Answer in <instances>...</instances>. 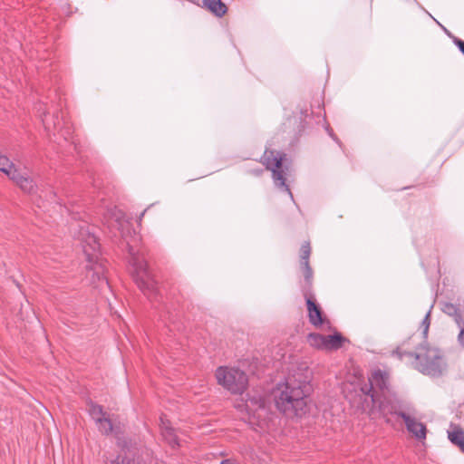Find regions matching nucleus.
<instances>
[{
	"label": "nucleus",
	"mask_w": 464,
	"mask_h": 464,
	"mask_svg": "<svg viewBox=\"0 0 464 464\" xmlns=\"http://www.w3.org/2000/svg\"><path fill=\"white\" fill-rule=\"evenodd\" d=\"M446 308L448 311L454 310V306L452 304H446Z\"/></svg>",
	"instance_id": "29"
},
{
	"label": "nucleus",
	"mask_w": 464,
	"mask_h": 464,
	"mask_svg": "<svg viewBox=\"0 0 464 464\" xmlns=\"http://www.w3.org/2000/svg\"><path fill=\"white\" fill-rule=\"evenodd\" d=\"M263 163L267 169L272 171V178L276 186L282 187L293 198L289 187L285 184V179L282 168L283 158L279 153L273 150H266L263 157Z\"/></svg>",
	"instance_id": "7"
},
{
	"label": "nucleus",
	"mask_w": 464,
	"mask_h": 464,
	"mask_svg": "<svg viewBox=\"0 0 464 464\" xmlns=\"http://www.w3.org/2000/svg\"><path fill=\"white\" fill-rule=\"evenodd\" d=\"M308 317L310 323L314 326H319L323 324L322 312L319 306L316 309L311 311L308 314Z\"/></svg>",
	"instance_id": "17"
},
{
	"label": "nucleus",
	"mask_w": 464,
	"mask_h": 464,
	"mask_svg": "<svg viewBox=\"0 0 464 464\" xmlns=\"http://www.w3.org/2000/svg\"><path fill=\"white\" fill-rule=\"evenodd\" d=\"M71 229L86 257V278L94 287H109L105 276V264L100 256V244L95 236V227L86 221H81L72 224Z\"/></svg>",
	"instance_id": "2"
},
{
	"label": "nucleus",
	"mask_w": 464,
	"mask_h": 464,
	"mask_svg": "<svg viewBox=\"0 0 464 464\" xmlns=\"http://www.w3.org/2000/svg\"><path fill=\"white\" fill-rule=\"evenodd\" d=\"M250 401L252 403L255 402V404H256L258 408H264L265 407V401L260 399V398L258 400H256V399L250 400Z\"/></svg>",
	"instance_id": "23"
},
{
	"label": "nucleus",
	"mask_w": 464,
	"mask_h": 464,
	"mask_svg": "<svg viewBox=\"0 0 464 464\" xmlns=\"http://www.w3.org/2000/svg\"><path fill=\"white\" fill-rule=\"evenodd\" d=\"M36 110L47 132L51 133L55 132L56 130L60 131L65 126L63 115L61 119L58 113L53 114V116L47 115L45 113V107L43 104H39Z\"/></svg>",
	"instance_id": "10"
},
{
	"label": "nucleus",
	"mask_w": 464,
	"mask_h": 464,
	"mask_svg": "<svg viewBox=\"0 0 464 464\" xmlns=\"http://www.w3.org/2000/svg\"><path fill=\"white\" fill-rule=\"evenodd\" d=\"M430 310L426 314V315L421 323V325L423 327V335L425 338L427 337L429 327L430 324Z\"/></svg>",
	"instance_id": "19"
},
{
	"label": "nucleus",
	"mask_w": 464,
	"mask_h": 464,
	"mask_svg": "<svg viewBox=\"0 0 464 464\" xmlns=\"http://www.w3.org/2000/svg\"><path fill=\"white\" fill-rule=\"evenodd\" d=\"M448 438L451 443L458 446L464 453V430L459 426H452V430L448 431Z\"/></svg>",
	"instance_id": "15"
},
{
	"label": "nucleus",
	"mask_w": 464,
	"mask_h": 464,
	"mask_svg": "<svg viewBox=\"0 0 464 464\" xmlns=\"http://www.w3.org/2000/svg\"><path fill=\"white\" fill-rule=\"evenodd\" d=\"M9 166H0V171L6 174L25 193L34 194L36 191L34 180L25 172L14 167L8 159Z\"/></svg>",
	"instance_id": "8"
},
{
	"label": "nucleus",
	"mask_w": 464,
	"mask_h": 464,
	"mask_svg": "<svg viewBox=\"0 0 464 464\" xmlns=\"http://www.w3.org/2000/svg\"><path fill=\"white\" fill-rule=\"evenodd\" d=\"M459 343L464 346V330H461L459 334Z\"/></svg>",
	"instance_id": "25"
},
{
	"label": "nucleus",
	"mask_w": 464,
	"mask_h": 464,
	"mask_svg": "<svg viewBox=\"0 0 464 464\" xmlns=\"http://www.w3.org/2000/svg\"><path fill=\"white\" fill-rule=\"evenodd\" d=\"M455 44L459 47V51L464 54V41L456 39Z\"/></svg>",
	"instance_id": "24"
},
{
	"label": "nucleus",
	"mask_w": 464,
	"mask_h": 464,
	"mask_svg": "<svg viewBox=\"0 0 464 464\" xmlns=\"http://www.w3.org/2000/svg\"><path fill=\"white\" fill-rule=\"evenodd\" d=\"M220 464H232V462L229 459H224L220 462Z\"/></svg>",
	"instance_id": "28"
},
{
	"label": "nucleus",
	"mask_w": 464,
	"mask_h": 464,
	"mask_svg": "<svg viewBox=\"0 0 464 464\" xmlns=\"http://www.w3.org/2000/svg\"><path fill=\"white\" fill-rule=\"evenodd\" d=\"M89 414L91 415L92 419L96 423L97 421H101V420L108 415L105 411H103L102 407L95 404V403H90L89 409H88Z\"/></svg>",
	"instance_id": "16"
},
{
	"label": "nucleus",
	"mask_w": 464,
	"mask_h": 464,
	"mask_svg": "<svg viewBox=\"0 0 464 464\" xmlns=\"http://www.w3.org/2000/svg\"><path fill=\"white\" fill-rule=\"evenodd\" d=\"M394 353H396L399 358H402V356L405 354V353H401L399 350H397Z\"/></svg>",
	"instance_id": "27"
},
{
	"label": "nucleus",
	"mask_w": 464,
	"mask_h": 464,
	"mask_svg": "<svg viewBox=\"0 0 464 464\" xmlns=\"http://www.w3.org/2000/svg\"><path fill=\"white\" fill-rule=\"evenodd\" d=\"M104 219L109 227L118 229L121 233L129 227V220L124 212L117 207L107 208L104 212Z\"/></svg>",
	"instance_id": "11"
},
{
	"label": "nucleus",
	"mask_w": 464,
	"mask_h": 464,
	"mask_svg": "<svg viewBox=\"0 0 464 464\" xmlns=\"http://www.w3.org/2000/svg\"><path fill=\"white\" fill-rule=\"evenodd\" d=\"M203 6L217 17H222L227 11L221 0H203Z\"/></svg>",
	"instance_id": "14"
},
{
	"label": "nucleus",
	"mask_w": 464,
	"mask_h": 464,
	"mask_svg": "<svg viewBox=\"0 0 464 464\" xmlns=\"http://www.w3.org/2000/svg\"><path fill=\"white\" fill-rule=\"evenodd\" d=\"M305 298H306L307 310H308V314H309L311 311L316 309L318 307V305L310 297H307L305 295Z\"/></svg>",
	"instance_id": "22"
},
{
	"label": "nucleus",
	"mask_w": 464,
	"mask_h": 464,
	"mask_svg": "<svg viewBox=\"0 0 464 464\" xmlns=\"http://www.w3.org/2000/svg\"><path fill=\"white\" fill-rule=\"evenodd\" d=\"M129 253L133 278L139 288L150 297L157 292V283L149 271L146 261L136 255L132 246H129Z\"/></svg>",
	"instance_id": "5"
},
{
	"label": "nucleus",
	"mask_w": 464,
	"mask_h": 464,
	"mask_svg": "<svg viewBox=\"0 0 464 464\" xmlns=\"http://www.w3.org/2000/svg\"><path fill=\"white\" fill-rule=\"evenodd\" d=\"M160 428L163 439L169 444V446L172 448L180 446L175 430L171 427L170 422L166 416L160 417Z\"/></svg>",
	"instance_id": "12"
},
{
	"label": "nucleus",
	"mask_w": 464,
	"mask_h": 464,
	"mask_svg": "<svg viewBox=\"0 0 464 464\" xmlns=\"http://www.w3.org/2000/svg\"><path fill=\"white\" fill-rule=\"evenodd\" d=\"M361 391L364 395L362 410L370 416L382 417L387 423L391 422V416H398L404 420L407 430L416 440L426 439V425L415 418V410L410 403L400 401L391 392L386 372L374 371L369 377V384L362 386Z\"/></svg>",
	"instance_id": "1"
},
{
	"label": "nucleus",
	"mask_w": 464,
	"mask_h": 464,
	"mask_svg": "<svg viewBox=\"0 0 464 464\" xmlns=\"http://www.w3.org/2000/svg\"><path fill=\"white\" fill-rule=\"evenodd\" d=\"M343 338L339 334L333 335H323L320 334H310L307 342L312 347L322 350H337L342 346Z\"/></svg>",
	"instance_id": "9"
},
{
	"label": "nucleus",
	"mask_w": 464,
	"mask_h": 464,
	"mask_svg": "<svg viewBox=\"0 0 464 464\" xmlns=\"http://www.w3.org/2000/svg\"><path fill=\"white\" fill-rule=\"evenodd\" d=\"M111 464H132V461L127 457L119 455L113 461H111Z\"/></svg>",
	"instance_id": "21"
},
{
	"label": "nucleus",
	"mask_w": 464,
	"mask_h": 464,
	"mask_svg": "<svg viewBox=\"0 0 464 464\" xmlns=\"http://www.w3.org/2000/svg\"><path fill=\"white\" fill-rule=\"evenodd\" d=\"M96 426L99 431L104 435H115L118 437L119 434V427L113 422V420L109 418L108 415L103 417L101 421H97Z\"/></svg>",
	"instance_id": "13"
},
{
	"label": "nucleus",
	"mask_w": 464,
	"mask_h": 464,
	"mask_svg": "<svg viewBox=\"0 0 464 464\" xmlns=\"http://www.w3.org/2000/svg\"><path fill=\"white\" fill-rule=\"evenodd\" d=\"M326 130L328 131L329 135H330L331 137H333V139H334V140H337V139L334 136V134H333V130H330V129H329V127H326Z\"/></svg>",
	"instance_id": "26"
},
{
	"label": "nucleus",
	"mask_w": 464,
	"mask_h": 464,
	"mask_svg": "<svg viewBox=\"0 0 464 464\" xmlns=\"http://www.w3.org/2000/svg\"><path fill=\"white\" fill-rule=\"evenodd\" d=\"M311 387L308 382L287 378L273 390L276 409L288 417H302L307 411Z\"/></svg>",
	"instance_id": "3"
},
{
	"label": "nucleus",
	"mask_w": 464,
	"mask_h": 464,
	"mask_svg": "<svg viewBox=\"0 0 464 464\" xmlns=\"http://www.w3.org/2000/svg\"><path fill=\"white\" fill-rule=\"evenodd\" d=\"M311 246L309 242H305L301 247V265L309 263Z\"/></svg>",
	"instance_id": "18"
},
{
	"label": "nucleus",
	"mask_w": 464,
	"mask_h": 464,
	"mask_svg": "<svg viewBox=\"0 0 464 464\" xmlns=\"http://www.w3.org/2000/svg\"><path fill=\"white\" fill-rule=\"evenodd\" d=\"M215 376L218 383L232 393L241 394L247 387V376L238 368L220 366L217 369Z\"/></svg>",
	"instance_id": "6"
},
{
	"label": "nucleus",
	"mask_w": 464,
	"mask_h": 464,
	"mask_svg": "<svg viewBox=\"0 0 464 464\" xmlns=\"http://www.w3.org/2000/svg\"><path fill=\"white\" fill-rule=\"evenodd\" d=\"M301 266H302V268L304 270V278L307 281V283L310 284L311 283V278L313 276L312 268L310 267L309 263L302 264Z\"/></svg>",
	"instance_id": "20"
},
{
	"label": "nucleus",
	"mask_w": 464,
	"mask_h": 464,
	"mask_svg": "<svg viewBox=\"0 0 464 464\" xmlns=\"http://www.w3.org/2000/svg\"><path fill=\"white\" fill-rule=\"evenodd\" d=\"M414 356L415 369L425 375L440 377L447 371V362L443 353L437 347L421 343L417 348Z\"/></svg>",
	"instance_id": "4"
}]
</instances>
